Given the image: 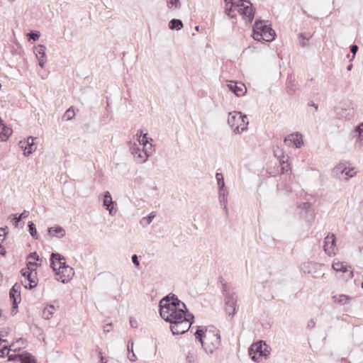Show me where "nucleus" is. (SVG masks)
Here are the masks:
<instances>
[{
    "mask_svg": "<svg viewBox=\"0 0 363 363\" xmlns=\"http://www.w3.org/2000/svg\"><path fill=\"white\" fill-rule=\"evenodd\" d=\"M354 136H363V122L359 123L354 129Z\"/></svg>",
    "mask_w": 363,
    "mask_h": 363,
    "instance_id": "4c0bfd02",
    "label": "nucleus"
},
{
    "mask_svg": "<svg viewBox=\"0 0 363 363\" xmlns=\"http://www.w3.org/2000/svg\"><path fill=\"white\" fill-rule=\"evenodd\" d=\"M45 50L46 48L43 45H39L34 48V53L37 58H45Z\"/></svg>",
    "mask_w": 363,
    "mask_h": 363,
    "instance_id": "cd10ccee",
    "label": "nucleus"
},
{
    "mask_svg": "<svg viewBox=\"0 0 363 363\" xmlns=\"http://www.w3.org/2000/svg\"><path fill=\"white\" fill-rule=\"evenodd\" d=\"M238 297L235 293L225 291V310L228 316L231 318L237 313Z\"/></svg>",
    "mask_w": 363,
    "mask_h": 363,
    "instance_id": "0eeeda50",
    "label": "nucleus"
},
{
    "mask_svg": "<svg viewBox=\"0 0 363 363\" xmlns=\"http://www.w3.org/2000/svg\"><path fill=\"white\" fill-rule=\"evenodd\" d=\"M99 358H100L101 363H107L108 362L107 359L102 355L101 351L99 352Z\"/></svg>",
    "mask_w": 363,
    "mask_h": 363,
    "instance_id": "5fc2aeb1",
    "label": "nucleus"
},
{
    "mask_svg": "<svg viewBox=\"0 0 363 363\" xmlns=\"http://www.w3.org/2000/svg\"><path fill=\"white\" fill-rule=\"evenodd\" d=\"M267 30L264 32L262 34H256L257 40H264L266 42H272L274 40L276 35L275 31L272 28L271 24H269Z\"/></svg>",
    "mask_w": 363,
    "mask_h": 363,
    "instance_id": "6ab92c4d",
    "label": "nucleus"
},
{
    "mask_svg": "<svg viewBox=\"0 0 363 363\" xmlns=\"http://www.w3.org/2000/svg\"><path fill=\"white\" fill-rule=\"evenodd\" d=\"M324 251L329 256L336 255V238L335 234H329L325 238Z\"/></svg>",
    "mask_w": 363,
    "mask_h": 363,
    "instance_id": "9d476101",
    "label": "nucleus"
},
{
    "mask_svg": "<svg viewBox=\"0 0 363 363\" xmlns=\"http://www.w3.org/2000/svg\"><path fill=\"white\" fill-rule=\"evenodd\" d=\"M237 11L236 10H234V8L232 7V6L228 9L227 8L225 10L226 14L230 17L231 18H235V14H233V13Z\"/></svg>",
    "mask_w": 363,
    "mask_h": 363,
    "instance_id": "79ce46f5",
    "label": "nucleus"
},
{
    "mask_svg": "<svg viewBox=\"0 0 363 363\" xmlns=\"http://www.w3.org/2000/svg\"><path fill=\"white\" fill-rule=\"evenodd\" d=\"M310 207V204L308 203H303V208H308Z\"/></svg>",
    "mask_w": 363,
    "mask_h": 363,
    "instance_id": "69168bd1",
    "label": "nucleus"
},
{
    "mask_svg": "<svg viewBox=\"0 0 363 363\" xmlns=\"http://www.w3.org/2000/svg\"><path fill=\"white\" fill-rule=\"evenodd\" d=\"M335 303H337L340 305H345L350 302L352 299L351 297L345 294L335 295L332 297Z\"/></svg>",
    "mask_w": 363,
    "mask_h": 363,
    "instance_id": "b1692460",
    "label": "nucleus"
},
{
    "mask_svg": "<svg viewBox=\"0 0 363 363\" xmlns=\"http://www.w3.org/2000/svg\"><path fill=\"white\" fill-rule=\"evenodd\" d=\"M195 337L199 339L201 345L208 354H213L220 345V335L216 330L197 329L195 333Z\"/></svg>",
    "mask_w": 363,
    "mask_h": 363,
    "instance_id": "f03ea898",
    "label": "nucleus"
},
{
    "mask_svg": "<svg viewBox=\"0 0 363 363\" xmlns=\"http://www.w3.org/2000/svg\"><path fill=\"white\" fill-rule=\"evenodd\" d=\"M336 117L339 119L351 120L354 115L352 108L337 107L335 108Z\"/></svg>",
    "mask_w": 363,
    "mask_h": 363,
    "instance_id": "4468645a",
    "label": "nucleus"
},
{
    "mask_svg": "<svg viewBox=\"0 0 363 363\" xmlns=\"http://www.w3.org/2000/svg\"><path fill=\"white\" fill-rule=\"evenodd\" d=\"M74 274V269L71 267L65 264V265L63 266V267L59 272H57L56 275L58 277L57 278L58 281H60L62 283L65 284L72 279Z\"/></svg>",
    "mask_w": 363,
    "mask_h": 363,
    "instance_id": "9b49d317",
    "label": "nucleus"
},
{
    "mask_svg": "<svg viewBox=\"0 0 363 363\" xmlns=\"http://www.w3.org/2000/svg\"><path fill=\"white\" fill-rule=\"evenodd\" d=\"M21 287L20 284L16 283L9 291L10 298L13 301V309H16L18 308V304L21 301ZM12 313H15L14 310L12 311Z\"/></svg>",
    "mask_w": 363,
    "mask_h": 363,
    "instance_id": "f8f14e48",
    "label": "nucleus"
},
{
    "mask_svg": "<svg viewBox=\"0 0 363 363\" xmlns=\"http://www.w3.org/2000/svg\"><path fill=\"white\" fill-rule=\"evenodd\" d=\"M36 266H37V264L35 262H28L27 263V267H30L32 269H34L33 267H35Z\"/></svg>",
    "mask_w": 363,
    "mask_h": 363,
    "instance_id": "680f3d73",
    "label": "nucleus"
},
{
    "mask_svg": "<svg viewBox=\"0 0 363 363\" xmlns=\"http://www.w3.org/2000/svg\"><path fill=\"white\" fill-rule=\"evenodd\" d=\"M65 259V257L61 256L59 253H52L50 266L56 274L65 265L66 262Z\"/></svg>",
    "mask_w": 363,
    "mask_h": 363,
    "instance_id": "ddd939ff",
    "label": "nucleus"
},
{
    "mask_svg": "<svg viewBox=\"0 0 363 363\" xmlns=\"http://www.w3.org/2000/svg\"><path fill=\"white\" fill-rule=\"evenodd\" d=\"M24 342H25V340L23 338H20L15 343H13L10 346L9 350H13V351L19 350L21 348V347H24V345H23Z\"/></svg>",
    "mask_w": 363,
    "mask_h": 363,
    "instance_id": "2f4dec72",
    "label": "nucleus"
},
{
    "mask_svg": "<svg viewBox=\"0 0 363 363\" xmlns=\"http://www.w3.org/2000/svg\"><path fill=\"white\" fill-rule=\"evenodd\" d=\"M358 51V46L357 45H352L350 46V52L352 54V58H354V56Z\"/></svg>",
    "mask_w": 363,
    "mask_h": 363,
    "instance_id": "49530a36",
    "label": "nucleus"
},
{
    "mask_svg": "<svg viewBox=\"0 0 363 363\" xmlns=\"http://www.w3.org/2000/svg\"><path fill=\"white\" fill-rule=\"evenodd\" d=\"M315 324L316 323H315V321L314 320V319L311 318L307 322L306 328L309 329V330L313 329L315 328Z\"/></svg>",
    "mask_w": 363,
    "mask_h": 363,
    "instance_id": "37998d69",
    "label": "nucleus"
},
{
    "mask_svg": "<svg viewBox=\"0 0 363 363\" xmlns=\"http://www.w3.org/2000/svg\"><path fill=\"white\" fill-rule=\"evenodd\" d=\"M216 179L217 181L218 189L225 188L224 178L222 173H216Z\"/></svg>",
    "mask_w": 363,
    "mask_h": 363,
    "instance_id": "72a5a7b5",
    "label": "nucleus"
},
{
    "mask_svg": "<svg viewBox=\"0 0 363 363\" xmlns=\"http://www.w3.org/2000/svg\"><path fill=\"white\" fill-rule=\"evenodd\" d=\"M274 156L279 160L280 164H283L285 163V160H284L285 157L284 155V152L281 148H279V147H277L274 150Z\"/></svg>",
    "mask_w": 363,
    "mask_h": 363,
    "instance_id": "c756f323",
    "label": "nucleus"
},
{
    "mask_svg": "<svg viewBox=\"0 0 363 363\" xmlns=\"http://www.w3.org/2000/svg\"><path fill=\"white\" fill-rule=\"evenodd\" d=\"M48 231L49 235L59 238H62L65 235V229L60 226L49 228Z\"/></svg>",
    "mask_w": 363,
    "mask_h": 363,
    "instance_id": "5701e85b",
    "label": "nucleus"
},
{
    "mask_svg": "<svg viewBox=\"0 0 363 363\" xmlns=\"http://www.w3.org/2000/svg\"><path fill=\"white\" fill-rule=\"evenodd\" d=\"M132 262L137 267H138L139 264H140L138 256L136 255H134L132 256Z\"/></svg>",
    "mask_w": 363,
    "mask_h": 363,
    "instance_id": "603ef678",
    "label": "nucleus"
},
{
    "mask_svg": "<svg viewBox=\"0 0 363 363\" xmlns=\"http://www.w3.org/2000/svg\"><path fill=\"white\" fill-rule=\"evenodd\" d=\"M357 174V172L354 170V169L352 167H350L346 164V169H345L344 173L342 174V178H341V180L347 181L349 179L354 177Z\"/></svg>",
    "mask_w": 363,
    "mask_h": 363,
    "instance_id": "393cba45",
    "label": "nucleus"
},
{
    "mask_svg": "<svg viewBox=\"0 0 363 363\" xmlns=\"http://www.w3.org/2000/svg\"><path fill=\"white\" fill-rule=\"evenodd\" d=\"M332 268L337 272H349L347 277V279H352L354 276L353 271L351 269L352 267L344 262L340 261H334L332 264Z\"/></svg>",
    "mask_w": 363,
    "mask_h": 363,
    "instance_id": "2eb2a0df",
    "label": "nucleus"
},
{
    "mask_svg": "<svg viewBox=\"0 0 363 363\" xmlns=\"http://www.w3.org/2000/svg\"><path fill=\"white\" fill-rule=\"evenodd\" d=\"M167 6L170 10H178L181 9L182 4L180 0H166Z\"/></svg>",
    "mask_w": 363,
    "mask_h": 363,
    "instance_id": "c85d7f7f",
    "label": "nucleus"
},
{
    "mask_svg": "<svg viewBox=\"0 0 363 363\" xmlns=\"http://www.w3.org/2000/svg\"><path fill=\"white\" fill-rule=\"evenodd\" d=\"M128 351L129 353L133 352V342L129 341L128 344Z\"/></svg>",
    "mask_w": 363,
    "mask_h": 363,
    "instance_id": "4d7b16f0",
    "label": "nucleus"
},
{
    "mask_svg": "<svg viewBox=\"0 0 363 363\" xmlns=\"http://www.w3.org/2000/svg\"><path fill=\"white\" fill-rule=\"evenodd\" d=\"M225 4H226V6H228V5L229 4H230L231 2H233V1H232V0H225Z\"/></svg>",
    "mask_w": 363,
    "mask_h": 363,
    "instance_id": "774afa93",
    "label": "nucleus"
},
{
    "mask_svg": "<svg viewBox=\"0 0 363 363\" xmlns=\"http://www.w3.org/2000/svg\"><path fill=\"white\" fill-rule=\"evenodd\" d=\"M113 203L110 192L106 191L103 199V206L108 211L110 215H113Z\"/></svg>",
    "mask_w": 363,
    "mask_h": 363,
    "instance_id": "aec40b11",
    "label": "nucleus"
},
{
    "mask_svg": "<svg viewBox=\"0 0 363 363\" xmlns=\"http://www.w3.org/2000/svg\"><path fill=\"white\" fill-rule=\"evenodd\" d=\"M197 355L194 352H189L186 357V363H198Z\"/></svg>",
    "mask_w": 363,
    "mask_h": 363,
    "instance_id": "473e14b6",
    "label": "nucleus"
},
{
    "mask_svg": "<svg viewBox=\"0 0 363 363\" xmlns=\"http://www.w3.org/2000/svg\"><path fill=\"white\" fill-rule=\"evenodd\" d=\"M55 311V306L49 305L43 309L42 316L44 319L48 320L52 316Z\"/></svg>",
    "mask_w": 363,
    "mask_h": 363,
    "instance_id": "a878e982",
    "label": "nucleus"
},
{
    "mask_svg": "<svg viewBox=\"0 0 363 363\" xmlns=\"http://www.w3.org/2000/svg\"><path fill=\"white\" fill-rule=\"evenodd\" d=\"M363 146V138H356L354 148L359 149Z\"/></svg>",
    "mask_w": 363,
    "mask_h": 363,
    "instance_id": "a19ab883",
    "label": "nucleus"
},
{
    "mask_svg": "<svg viewBox=\"0 0 363 363\" xmlns=\"http://www.w3.org/2000/svg\"><path fill=\"white\" fill-rule=\"evenodd\" d=\"M6 254V251L4 250V248L0 245V255H5Z\"/></svg>",
    "mask_w": 363,
    "mask_h": 363,
    "instance_id": "0e129e2a",
    "label": "nucleus"
},
{
    "mask_svg": "<svg viewBox=\"0 0 363 363\" xmlns=\"http://www.w3.org/2000/svg\"><path fill=\"white\" fill-rule=\"evenodd\" d=\"M303 145V138H294V146L300 148Z\"/></svg>",
    "mask_w": 363,
    "mask_h": 363,
    "instance_id": "58836bf2",
    "label": "nucleus"
},
{
    "mask_svg": "<svg viewBox=\"0 0 363 363\" xmlns=\"http://www.w3.org/2000/svg\"><path fill=\"white\" fill-rule=\"evenodd\" d=\"M131 153L138 163H144L152 154L154 149L148 138H137L130 147Z\"/></svg>",
    "mask_w": 363,
    "mask_h": 363,
    "instance_id": "7ed1b4c3",
    "label": "nucleus"
},
{
    "mask_svg": "<svg viewBox=\"0 0 363 363\" xmlns=\"http://www.w3.org/2000/svg\"><path fill=\"white\" fill-rule=\"evenodd\" d=\"M111 330H112V324L111 323L106 324L104 327V332L106 333H109Z\"/></svg>",
    "mask_w": 363,
    "mask_h": 363,
    "instance_id": "3c124183",
    "label": "nucleus"
},
{
    "mask_svg": "<svg viewBox=\"0 0 363 363\" xmlns=\"http://www.w3.org/2000/svg\"><path fill=\"white\" fill-rule=\"evenodd\" d=\"M269 354V346L262 340L252 344L249 349V355L255 362H259L262 357H267Z\"/></svg>",
    "mask_w": 363,
    "mask_h": 363,
    "instance_id": "423d86ee",
    "label": "nucleus"
},
{
    "mask_svg": "<svg viewBox=\"0 0 363 363\" xmlns=\"http://www.w3.org/2000/svg\"><path fill=\"white\" fill-rule=\"evenodd\" d=\"M135 136H147V133H144L143 130H138Z\"/></svg>",
    "mask_w": 363,
    "mask_h": 363,
    "instance_id": "13d9d810",
    "label": "nucleus"
},
{
    "mask_svg": "<svg viewBox=\"0 0 363 363\" xmlns=\"http://www.w3.org/2000/svg\"><path fill=\"white\" fill-rule=\"evenodd\" d=\"M228 123L235 134L241 133L247 129L249 123L247 117L241 112H230L228 114Z\"/></svg>",
    "mask_w": 363,
    "mask_h": 363,
    "instance_id": "39448f33",
    "label": "nucleus"
},
{
    "mask_svg": "<svg viewBox=\"0 0 363 363\" xmlns=\"http://www.w3.org/2000/svg\"><path fill=\"white\" fill-rule=\"evenodd\" d=\"M30 257L31 258H33V259L35 260H38L39 259V256L38 255L37 252H32L30 255Z\"/></svg>",
    "mask_w": 363,
    "mask_h": 363,
    "instance_id": "052dcab7",
    "label": "nucleus"
},
{
    "mask_svg": "<svg viewBox=\"0 0 363 363\" xmlns=\"http://www.w3.org/2000/svg\"><path fill=\"white\" fill-rule=\"evenodd\" d=\"M29 211H26V210H24L19 216H20V218L21 219H24V218H26L27 217H28L29 216Z\"/></svg>",
    "mask_w": 363,
    "mask_h": 363,
    "instance_id": "864d4df0",
    "label": "nucleus"
},
{
    "mask_svg": "<svg viewBox=\"0 0 363 363\" xmlns=\"http://www.w3.org/2000/svg\"><path fill=\"white\" fill-rule=\"evenodd\" d=\"M352 64H350V65H349L347 66V71H351V70H352Z\"/></svg>",
    "mask_w": 363,
    "mask_h": 363,
    "instance_id": "338daca9",
    "label": "nucleus"
},
{
    "mask_svg": "<svg viewBox=\"0 0 363 363\" xmlns=\"http://www.w3.org/2000/svg\"><path fill=\"white\" fill-rule=\"evenodd\" d=\"M171 302H174L175 304L179 305L182 303L180 300L178 299L177 296L175 294H169L163 298H162L160 301V305H164V306H167L168 304H170Z\"/></svg>",
    "mask_w": 363,
    "mask_h": 363,
    "instance_id": "412c9836",
    "label": "nucleus"
},
{
    "mask_svg": "<svg viewBox=\"0 0 363 363\" xmlns=\"http://www.w3.org/2000/svg\"><path fill=\"white\" fill-rule=\"evenodd\" d=\"M38 60H39V65L40 66V67H44V65L45 64V58H38Z\"/></svg>",
    "mask_w": 363,
    "mask_h": 363,
    "instance_id": "bf43d9fd",
    "label": "nucleus"
},
{
    "mask_svg": "<svg viewBox=\"0 0 363 363\" xmlns=\"http://www.w3.org/2000/svg\"><path fill=\"white\" fill-rule=\"evenodd\" d=\"M281 171L282 174L288 172V171L290 169L289 164L287 163V160L285 161V163L283 164H281Z\"/></svg>",
    "mask_w": 363,
    "mask_h": 363,
    "instance_id": "a18cd8bd",
    "label": "nucleus"
},
{
    "mask_svg": "<svg viewBox=\"0 0 363 363\" xmlns=\"http://www.w3.org/2000/svg\"><path fill=\"white\" fill-rule=\"evenodd\" d=\"M234 10L239 13L247 23H251L255 17V9L249 0H237L230 3Z\"/></svg>",
    "mask_w": 363,
    "mask_h": 363,
    "instance_id": "20e7f679",
    "label": "nucleus"
},
{
    "mask_svg": "<svg viewBox=\"0 0 363 363\" xmlns=\"http://www.w3.org/2000/svg\"><path fill=\"white\" fill-rule=\"evenodd\" d=\"M8 347H4L2 349L0 350V357H4L6 354H8Z\"/></svg>",
    "mask_w": 363,
    "mask_h": 363,
    "instance_id": "09e8293b",
    "label": "nucleus"
},
{
    "mask_svg": "<svg viewBox=\"0 0 363 363\" xmlns=\"http://www.w3.org/2000/svg\"><path fill=\"white\" fill-rule=\"evenodd\" d=\"M284 143L286 146H294V138H284Z\"/></svg>",
    "mask_w": 363,
    "mask_h": 363,
    "instance_id": "c03bdc74",
    "label": "nucleus"
},
{
    "mask_svg": "<svg viewBox=\"0 0 363 363\" xmlns=\"http://www.w3.org/2000/svg\"><path fill=\"white\" fill-rule=\"evenodd\" d=\"M346 164L347 162H341L333 169V174L339 179L342 178L344 171L346 169Z\"/></svg>",
    "mask_w": 363,
    "mask_h": 363,
    "instance_id": "4be33fe9",
    "label": "nucleus"
},
{
    "mask_svg": "<svg viewBox=\"0 0 363 363\" xmlns=\"http://www.w3.org/2000/svg\"><path fill=\"white\" fill-rule=\"evenodd\" d=\"M288 136H296V137H298V136H303V135L300 133L296 132L294 133H291V134L289 135Z\"/></svg>",
    "mask_w": 363,
    "mask_h": 363,
    "instance_id": "e2e57ef3",
    "label": "nucleus"
},
{
    "mask_svg": "<svg viewBox=\"0 0 363 363\" xmlns=\"http://www.w3.org/2000/svg\"><path fill=\"white\" fill-rule=\"evenodd\" d=\"M40 33L39 31H31L28 34V40L35 41L39 39Z\"/></svg>",
    "mask_w": 363,
    "mask_h": 363,
    "instance_id": "e433bc0d",
    "label": "nucleus"
},
{
    "mask_svg": "<svg viewBox=\"0 0 363 363\" xmlns=\"http://www.w3.org/2000/svg\"><path fill=\"white\" fill-rule=\"evenodd\" d=\"M269 27L268 21L262 20H256L252 28L253 30V38L257 40L256 34H262L265 30L267 31Z\"/></svg>",
    "mask_w": 363,
    "mask_h": 363,
    "instance_id": "f3484780",
    "label": "nucleus"
},
{
    "mask_svg": "<svg viewBox=\"0 0 363 363\" xmlns=\"http://www.w3.org/2000/svg\"><path fill=\"white\" fill-rule=\"evenodd\" d=\"M37 138H26L19 141V147L23 150V155L28 156L35 151L37 145L35 139Z\"/></svg>",
    "mask_w": 363,
    "mask_h": 363,
    "instance_id": "1a4fd4ad",
    "label": "nucleus"
},
{
    "mask_svg": "<svg viewBox=\"0 0 363 363\" xmlns=\"http://www.w3.org/2000/svg\"><path fill=\"white\" fill-rule=\"evenodd\" d=\"M35 269L30 267H26L21 269V273L22 277L28 281V286L25 285L26 288L32 289L38 285V279L36 276Z\"/></svg>",
    "mask_w": 363,
    "mask_h": 363,
    "instance_id": "6e6552de",
    "label": "nucleus"
},
{
    "mask_svg": "<svg viewBox=\"0 0 363 363\" xmlns=\"http://www.w3.org/2000/svg\"><path fill=\"white\" fill-rule=\"evenodd\" d=\"M169 29L171 30H181L182 28H183V23L181 20L179 19H172L169 22Z\"/></svg>",
    "mask_w": 363,
    "mask_h": 363,
    "instance_id": "bb28decb",
    "label": "nucleus"
},
{
    "mask_svg": "<svg viewBox=\"0 0 363 363\" xmlns=\"http://www.w3.org/2000/svg\"><path fill=\"white\" fill-rule=\"evenodd\" d=\"M228 191L227 187L218 189V199L219 202L220 203V206L223 207V210L225 211V214H228Z\"/></svg>",
    "mask_w": 363,
    "mask_h": 363,
    "instance_id": "a211bd4d",
    "label": "nucleus"
},
{
    "mask_svg": "<svg viewBox=\"0 0 363 363\" xmlns=\"http://www.w3.org/2000/svg\"><path fill=\"white\" fill-rule=\"evenodd\" d=\"M287 89L289 94H294L296 91V86L293 84L291 76L287 79Z\"/></svg>",
    "mask_w": 363,
    "mask_h": 363,
    "instance_id": "c9c22d12",
    "label": "nucleus"
},
{
    "mask_svg": "<svg viewBox=\"0 0 363 363\" xmlns=\"http://www.w3.org/2000/svg\"><path fill=\"white\" fill-rule=\"evenodd\" d=\"M160 314L166 322L171 324L170 329L173 335H181L187 332L194 318L191 313H188L184 303L177 305L171 302L167 306L160 305Z\"/></svg>",
    "mask_w": 363,
    "mask_h": 363,
    "instance_id": "f257e3e1",
    "label": "nucleus"
},
{
    "mask_svg": "<svg viewBox=\"0 0 363 363\" xmlns=\"http://www.w3.org/2000/svg\"><path fill=\"white\" fill-rule=\"evenodd\" d=\"M229 89L233 92L237 96H242L245 95L247 91V88L245 85L239 82H230V84H228Z\"/></svg>",
    "mask_w": 363,
    "mask_h": 363,
    "instance_id": "dca6fc26",
    "label": "nucleus"
},
{
    "mask_svg": "<svg viewBox=\"0 0 363 363\" xmlns=\"http://www.w3.org/2000/svg\"><path fill=\"white\" fill-rule=\"evenodd\" d=\"M28 228H29V232H30L31 236L36 240L38 239V234L36 230L35 224L33 222L30 221L28 223Z\"/></svg>",
    "mask_w": 363,
    "mask_h": 363,
    "instance_id": "f704fd0d",
    "label": "nucleus"
},
{
    "mask_svg": "<svg viewBox=\"0 0 363 363\" xmlns=\"http://www.w3.org/2000/svg\"><path fill=\"white\" fill-rule=\"evenodd\" d=\"M13 225L16 227L18 226V224L21 221V218H20V216H18L17 214H13Z\"/></svg>",
    "mask_w": 363,
    "mask_h": 363,
    "instance_id": "de8ad7c7",
    "label": "nucleus"
},
{
    "mask_svg": "<svg viewBox=\"0 0 363 363\" xmlns=\"http://www.w3.org/2000/svg\"><path fill=\"white\" fill-rule=\"evenodd\" d=\"M75 116V111L73 106L69 107L64 113L62 120L69 121L72 120Z\"/></svg>",
    "mask_w": 363,
    "mask_h": 363,
    "instance_id": "7c9ffc66",
    "label": "nucleus"
},
{
    "mask_svg": "<svg viewBox=\"0 0 363 363\" xmlns=\"http://www.w3.org/2000/svg\"><path fill=\"white\" fill-rule=\"evenodd\" d=\"M128 357L129 360L131 362H135L136 360V356L133 352H131V354L129 353L128 355Z\"/></svg>",
    "mask_w": 363,
    "mask_h": 363,
    "instance_id": "6e6d98bb",
    "label": "nucleus"
},
{
    "mask_svg": "<svg viewBox=\"0 0 363 363\" xmlns=\"http://www.w3.org/2000/svg\"><path fill=\"white\" fill-rule=\"evenodd\" d=\"M130 326L132 328H138V322H137V320L135 318H132V317L130 318Z\"/></svg>",
    "mask_w": 363,
    "mask_h": 363,
    "instance_id": "8fccbe9b",
    "label": "nucleus"
},
{
    "mask_svg": "<svg viewBox=\"0 0 363 363\" xmlns=\"http://www.w3.org/2000/svg\"><path fill=\"white\" fill-rule=\"evenodd\" d=\"M155 217V212H152L149 214L147 217H144L143 218V221H145L147 225H149L152 223L153 218Z\"/></svg>",
    "mask_w": 363,
    "mask_h": 363,
    "instance_id": "ea45409f",
    "label": "nucleus"
}]
</instances>
